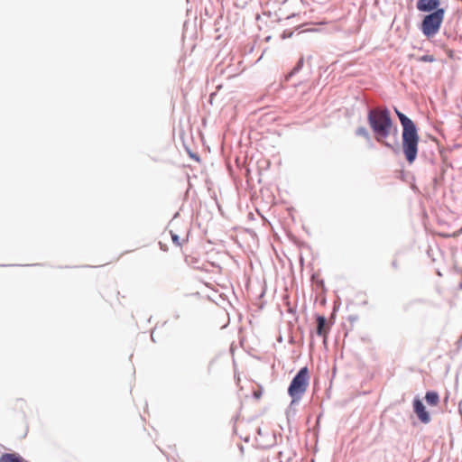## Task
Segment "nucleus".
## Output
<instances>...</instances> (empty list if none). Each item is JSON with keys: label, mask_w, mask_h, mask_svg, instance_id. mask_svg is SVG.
Segmentation results:
<instances>
[{"label": "nucleus", "mask_w": 462, "mask_h": 462, "mask_svg": "<svg viewBox=\"0 0 462 462\" xmlns=\"http://www.w3.org/2000/svg\"><path fill=\"white\" fill-rule=\"evenodd\" d=\"M367 122L374 133L377 143L392 150L394 153L400 152V145L397 139L392 144L386 141L393 129V119L387 107H374L367 112Z\"/></svg>", "instance_id": "obj_1"}, {"label": "nucleus", "mask_w": 462, "mask_h": 462, "mask_svg": "<svg viewBox=\"0 0 462 462\" xmlns=\"http://www.w3.org/2000/svg\"><path fill=\"white\" fill-rule=\"evenodd\" d=\"M394 111L402 126V152L406 161L411 164L416 160L418 154V144L420 139L418 129L414 122L410 117L399 111L396 107H394Z\"/></svg>", "instance_id": "obj_2"}, {"label": "nucleus", "mask_w": 462, "mask_h": 462, "mask_svg": "<svg viewBox=\"0 0 462 462\" xmlns=\"http://www.w3.org/2000/svg\"><path fill=\"white\" fill-rule=\"evenodd\" d=\"M310 372L307 365L300 367L291 380L287 388V393L291 397V403L286 410L288 420L291 415L294 416L296 414V409L293 406L298 405L300 402L310 385Z\"/></svg>", "instance_id": "obj_3"}, {"label": "nucleus", "mask_w": 462, "mask_h": 462, "mask_svg": "<svg viewBox=\"0 0 462 462\" xmlns=\"http://www.w3.org/2000/svg\"><path fill=\"white\" fill-rule=\"evenodd\" d=\"M445 9H437L435 12L426 14L420 25V30L428 39L435 36L443 23Z\"/></svg>", "instance_id": "obj_4"}, {"label": "nucleus", "mask_w": 462, "mask_h": 462, "mask_svg": "<svg viewBox=\"0 0 462 462\" xmlns=\"http://www.w3.org/2000/svg\"><path fill=\"white\" fill-rule=\"evenodd\" d=\"M412 411L420 423L429 424L431 421L430 412L419 395H416L412 400Z\"/></svg>", "instance_id": "obj_5"}, {"label": "nucleus", "mask_w": 462, "mask_h": 462, "mask_svg": "<svg viewBox=\"0 0 462 462\" xmlns=\"http://www.w3.org/2000/svg\"><path fill=\"white\" fill-rule=\"evenodd\" d=\"M314 319L317 323L315 333L317 336L323 337L324 344H326L328 332L334 322L328 324V319L324 315L319 313H315Z\"/></svg>", "instance_id": "obj_6"}, {"label": "nucleus", "mask_w": 462, "mask_h": 462, "mask_svg": "<svg viewBox=\"0 0 462 462\" xmlns=\"http://www.w3.org/2000/svg\"><path fill=\"white\" fill-rule=\"evenodd\" d=\"M426 254L432 263H438L443 261V252L437 244H428Z\"/></svg>", "instance_id": "obj_7"}, {"label": "nucleus", "mask_w": 462, "mask_h": 462, "mask_svg": "<svg viewBox=\"0 0 462 462\" xmlns=\"http://www.w3.org/2000/svg\"><path fill=\"white\" fill-rule=\"evenodd\" d=\"M440 0H418L416 3V8L420 12L423 13H433L439 8Z\"/></svg>", "instance_id": "obj_8"}, {"label": "nucleus", "mask_w": 462, "mask_h": 462, "mask_svg": "<svg viewBox=\"0 0 462 462\" xmlns=\"http://www.w3.org/2000/svg\"><path fill=\"white\" fill-rule=\"evenodd\" d=\"M0 462H29L15 451L4 452L0 455Z\"/></svg>", "instance_id": "obj_9"}, {"label": "nucleus", "mask_w": 462, "mask_h": 462, "mask_svg": "<svg viewBox=\"0 0 462 462\" xmlns=\"http://www.w3.org/2000/svg\"><path fill=\"white\" fill-rule=\"evenodd\" d=\"M424 400L429 406L435 407L439 405L440 398L437 391L428 390L425 393Z\"/></svg>", "instance_id": "obj_10"}, {"label": "nucleus", "mask_w": 462, "mask_h": 462, "mask_svg": "<svg viewBox=\"0 0 462 462\" xmlns=\"http://www.w3.org/2000/svg\"><path fill=\"white\" fill-rule=\"evenodd\" d=\"M285 236L291 241L292 242L294 245H296L298 247L300 248H306L308 250H310V246L303 242V241H300L296 236L294 233H291V232H288V233H284Z\"/></svg>", "instance_id": "obj_11"}, {"label": "nucleus", "mask_w": 462, "mask_h": 462, "mask_svg": "<svg viewBox=\"0 0 462 462\" xmlns=\"http://www.w3.org/2000/svg\"><path fill=\"white\" fill-rule=\"evenodd\" d=\"M303 65H304V57L301 56L299 59V60L297 61L294 68L291 69V71L290 73H288V75L285 77V80L288 81L292 76L297 74L302 69Z\"/></svg>", "instance_id": "obj_12"}, {"label": "nucleus", "mask_w": 462, "mask_h": 462, "mask_svg": "<svg viewBox=\"0 0 462 462\" xmlns=\"http://www.w3.org/2000/svg\"><path fill=\"white\" fill-rule=\"evenodd\" d=\"M355 134L356 136H361V137L365 138L369 143H371V141H372L369 131L364 126L357 127Z\"/></svg>", "instance_id": "obj_13"}, {"label": "nucleus", "mask_w": 462, "mask_h": 462, "mask_svg": "<svg viewBox=\"0 0 462 462\" xmlns=\"http://www.w3.org/2000/svg\"><path fill=\"white\" fill-rule=\"evenodd\" d=\"M170 234L171 236L172 243L174 245H176L177 246H181L183 242H187L189 239V233H187L185 238L180 239V237L179 236V235L177 233H170Z\"/></svg>", "instance_id": "obj_14"}, {"label": "nucleus", "mask_w": 462, "mask_h": 462, "mask_svg": "<svg viewBox=\"0 0 462 462\" xmlns=\"http://www.w3.org/2000/svg\"><path fill=\"white\" fill-rule=\"evenodd\" d=\"M311 282L316 284L317 289L326 291L325 282L323 279H319L318 274L313 273L311 275Z\"/></svg>", "instance_id": "obj_15"}, {"label": "nucleus", "mask_w": 462, "mask_h": 462, "mask_svg": "<svg viewBox=\"0 0 462 462\" xmlns=\"http://www.w3.org/2000/svg\"><path fill=\"white\" fill-rule=\"evenodd\" d=\"M452 271L458 275H462V263L459 260H454Z\"/></svg>", "instance_id": "obj_16"}, {"label": "nucleus", "mask_w": 462, "mask_h": 462, "mask_svg": "<svg viewBox=\"0 0 462 462\" xmlns=\"http://www.w3.org/2000/svg\"><path fill=\"white\" fill-rule=\"evenodd\" d=\"M419 60L421 62H433L435 61V57L433 55H422L419 58Z\"/></svg>", "instance_id": "obj_17"}, {"label": "nucleus", "mask_w": 462, "mask_h": 462, "mask_svg": "<svg viewBox=\"0 0 462 462\" xmlns=\"http://www.w3.org/2000/svg\"><path fill=\"white\" fill-rule=\"evenodd\" d=\"M439 235H441L443 237H451V236H455L457 235H458L459 233H446V232H443V233H439Z\"/></svg>", "instance_id": "obj_18"}, {"label": "nucleus", "mask_w": 462, "mask_h": 462, "mask_svg": "<svg viewBox=\"0 0 462 462\" xmlns=\"http://www.w3.org/2000/svg\"><path fill=\"white\" fill-rule=\"evenodd\" d=\"M456 345H457V348L461 347V346H462V334H461V337L457 340Z\"/></svg>", "instance_id": "obj_19"}, {"label": "nucleus", "mask_w": 462, "mask_h": 462, "mask_svg": "<svg viewBox=\"0 0 462 462\" xmlns=\"http://www.w3.org/2000/svg\"><path fill=\"white\" fill-rule=\"evenodd\" d=\"M159 245H160L161 250H162V251H167L168 250L167 245H164L163 243L159 242Z\"/></svg>", "instance_id": "obj_20"}, {"label": "nucleus", "mask_w": 462, "mask_h": 462, "mask_svg": "<svg viewBox=\"0 0 462 462\" xmlns=\"http://www.w3.org/2000/svg\"><path fill=\"white\" fill-rule=\"evenodd\" d=\"M392 266H393V269H397L398 268V262H397L396 259L393 260Z\"/></svg>", "instance_id": "obj_21"}, {"label": "nucleus", "mask_w": 462, "mask_h": 462, "mask_svg": "<svg viewBox=\"0 0 462 462\" xmlns=\"http://www.w3.org/2000/svg\"><path fill=\"white\" fill-rule=\"evenodd\" d=\"M435 271H436V274H437L438 276H440V277H441V276L443 275V274H442V273H441V271H440V269H439V267H436Z\"/></svg>", "instance_id": "obj_22"}, {"label": "nucleus", "mask_w": 462, "mask_h": 462, "mask_svg": "<svg viewBox=\"0 0 462 462\" xmlns=\"http://www.w3.org/2000/svg\"><path fill=\"white\" fill-rule=\"evenodd\" d=\"M348 319L351 322L356 321L357 320V316H349Z\"/></svg>", "instance_id": "obj_23"}, {"label": "nucleus", "mask_w": 462, "mask_h": 462, "mask_svg": "<svg viewBox=\"0 0 462 462\" xmlns=\"http://www.w3.org/2000/svg\"><path fill=\"white\" fill-rule=\"evenodd\" d=\"M264 294H265V288H263V290H262L261 293L259 294L258 298L259 299L263 298L264 296Z\"/></svg>", "instance_id": "obj_24"}, {"label": "nucleus", "mask_w": 462, "mask_h": 462, "mask_svg": "<svg viewBox=\"0 0 462 462\" xmlns=\"http://www.w3.org/2000/svg\"><path fill=\"white\" fill-rule=\"evenodd\" d=\"M253 395H254V397L255 399H259V398L261 397V395H262V393H254V394H253Z\"/></svg>", "instance_id": "obj_25"}, {"label": "nucleus", "mask_w": 462, "mask_h": 462, "mask_svg": "<svg viewBox=\"0 0 462 462\" xmlns=\"http://www.w3.org/2000/svg\"><path fill=\"white\" fill-rule=\"evenodd\" d=\"M392 132H393V134L394 135H396V134H397V132H398L397 127L393 125Z\"/></svg>", "instance_id": "obj_26"}, {"label": "nucleus", "mask_w": 462, "mask_h": 462, "mask_svg": "<svg viewBox=\"0 0 462 462\" xmlns=\"http://www.w3.org/2000/svg\"><path fill=\"white\" fill-rule=\"evenodd\" d=\"M256 432H257V434L262 435V430H261V428H258V429H257V430H256Z\"/></svg>", "instance_id": "obj_27"}, {"label": "nucleus", "mask_w": 462, "mask_h": 462, "mask_svg": "<svg viewBox=\"0 0 462 462\" xmlns=\"http://www.w3.org/2000/svg\"><path fill=\"white\" fill-rule=\"evenodd\" d=\"M321 416H322V413H319V416H318V418H317V421H318V423L319 422V420H320V417H321Z\"/></svg>", "instance_id": "obj_28"}, {"label": "nucleus", "mask_w": 462, "mask_h": 462, "mask_svg": "<svg viewBox=\"0 0 462 462\" xmlns=\"http://www.w3.org/2000/svg\"><path fill=\"white\" fill-rule=\"evenodd\" d=\"M273 236H274V237H275V238H276V237H277V238L279 237V234H278L277 232H274V233H273Z\"/></svg>", "instance_id": "obj_29"}, {"label": "nucleus", "mask_w": 462, "mask_h": 462, "mask_svg": "<svg viewBox=\"0 0 462 462\" xmlns=\"http://www.w3.org/2000/svg\"><path fill=\"white\" fill-rule=\"evenodd\" d=\"M253 237H255L256 236V233L255 232H253V233H249Z\"/></svg>", "instance_id": "obj_30"}, {"label": "nucleus", "mask_w": 462, "mask_h": 462, "mask_svg": "<svg viewBox=\"0 0 462 462\" xmlns=\"http://www.w3.org/2000/svg\"><path fill=\"white\" fill-rule=\"evenodd\" d=\"M263 305H264V302H262V304L260 305V309H263Z\"/></svg>", "instance_id": "obj_31"}, {"label": "nucleus", "mask_w": 462, "mask_h": 462, "mask_svg": "<svg viewBox=\"0 0 462 462\" xmlns=\"http://www.w3.org/2000/svg\"><path fill=\"white\" fill-rule=\"evenodd\" d=\"M363 305H366L367 304V300H365L362 302Z\"/></svg>", "instance_id": "obj_32"}, {"label": "nucleus", "mask_w": 462, "mask_h": 462, "mask_svg": "<svg viewBox=\"0 0 462 462\" xmlns=\"http://www.w3.org/2000/svg\"><path fill=\"white\" fill-rule=\"evenodd\" d=\"M151 338H152V340L153 342H155V339H154V337H153V336H152V335L151 336Z\"/></svg>", "instance_id": "obj_33"}, {"label": "nucleus", "mask_w": 462, "mask_h": 462, "mask_svg": "<svg viewBox=\"0 0 462 462\" xmlns=\"http://www.w3.org/2000/svg\"><path fill=\"white\" fill-rule=\"evenodd\" d=\"M174 317H175L176 319H178L180 316H179V314H174Z\"/></svg>", "instance_id": "obj_34"}, {"label": "nucleus", "mask_w": 462, "mask_h": 462, "mask_svg": "<svg viewBox=\"0 0 462 462\" xmlns=\"http://www.w3.org/2000/svg\"><path fill=\"white\" fill-rule=\"evenodd\" d=\"M311 58H312V56H309V57H308V60H311Z\"/></svg>", "instance_id": "obj_35"}, {"label": "nucleus", "mask_w": 462, "mask_h": 462, "mask_svg": "<svg viewBox=\"0 0 462 462\" xmlns=\"http://www.w3.org/2000/svg\"><path fill=\"white\" fill-rule=\"evenodd\" d=\"M459 232H462V227L458 230Z\"/></svg>", "instance_id": "obj_36"}]
</instances>
